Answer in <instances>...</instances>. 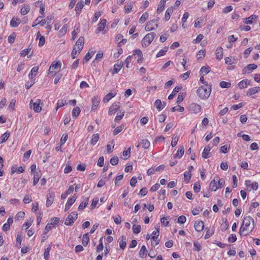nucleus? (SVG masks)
<instances>
[{"label":"nucleus","instance_id":"nucleus-14","mask_svg":"<svg viewBox=\"0 0 260 260\" xmlns=\"http://www.w3.org/2000/svg\"><path fill=\"white\" fill-rule=\"evenodd\" d=\"M119 103L113 104L109 108L108 113L109 115H112L115 113L119 108Z\"/></svg>","mask_w":260,"mask_h":260},{"label":"nucleus","instance_id":"nucleus-61","mask_svg":"<svg viewBox=\"0 0 260 260\" xmlns=\"http://www.w3.org/2000/svg\"><path fill=\"white\" fill-rule=\"evenodd\" d=\"M168 50L167 48H166L164 49H161L156 54V57H159L166 54Z\"/></svg>","mask_w":260,"mask_h":260},{"label":"nucleus","instance_id":"nucleus-3","mask_svg":"<svg viewBox=\"0 0 260 260\" xmlns=\"http://www.w3.org/2000/svg\"><path fill=\"white\" fill-rule=\"evenodd\" d=\"M156 36L155 32H150L147 34L142 40V45L148 46Z\"/></svg>","mask_w":260,"mask_h":260},{"label":"nucleus","instance_id":"nucleus-12","mask_svg":"<svg viewBox=\"0 0 260 260\" xmlns=\"http://www.w3.org/2000/svg\"><path fill=\"white\" fill-rule=\"evenodd\" d=\"M189 109L193 113H198L200 112L201 107L196 103H191L189 106Z\"/></svg>","mask_w":260,"mask_h":260},{"label":"nucleus","instance_id":"nucleus-11","mask_svg":"<svg viewBox=\"0 0 260 260\" xmlns=\"http://www.w3.org/2000/svg\"><path fill=\"white\" fill-rule=\"evenodd\" d=\"M245 185L248 189L251 190V189L256 190L258 188V184L256 182L251 183L250 180L245 181Z\"/></svg>","mask_w":260,"mask_h":260},{"label":"nucleus","instance_id":"nucleus-64","mask_svg":"<svg viewBox=\"0 0 260 260\" xmlns=\"http://www.w3.org/2000/svg\"><path fill=\"white\" fill-rule=\"evenodd\" d=\"M25 213L22 211L19 212L16 215L15 218L19 220L20 218L22 219L24 217Z\"/></svg>","mask_w":260,"mask_h":260},{"label":"nucleus","instance_id":"nucleus-29","mask_svg":"<svg viewBox=\"0 0 260 260\" xmlns=\"http://www.w3.org/2000/svg\"><path fill=\"white\" fill-rule=\"evenodd\" d=\"M182 88L181 86H176L173 90L172 93L168 96L169 100H172L175 94Z\"/></svg>","mask_w":260,"mask_h":260},{"label":"nucleus","instance_id":"nucleus-25","mask_svg":"<svg viewBox=\"0 0 260 260\" xmlns=\"http://www.w3.org/2000/svg\"><path fill=\"white\" fill-rule=\"evenodd\" d=\"M147 252V250L145 245H143L141 247V248L139 251V256L141 258H144L146 257L147 254L146 253Z\"/></svg>","mask_w":260,"mask_h":260},{"label":"nucleus","instance_id":"nucleus-1","mask_svg":"<svg viewBox=\"0 0 260 260\" xmlns=\"http://www.w3.org/2000/svg\"><path fill=\"white\" fill-rule=\"evenodd\" d=\"M254 227V222L253 219L250 216H246L244 218L242 222V225L240 228L239 233H242L245 231L251 232Z\"/></svg>","mask_w":260,"mask_h":260},{"label":"nucleus","instance_id":"nucleus-49","mask_svg":"<svg viewBox=\"0 0 260 260\" xmlns=\"http://www.w3.org/2000/svg\"><path fill=\"white\" fill-rule=\"evenodd\" d=\"M124 128L123 125L117 126L113 132V134L115 136L121 132Z\"/></svg>","mask_w":260,"mask_h":260},{"label":"nucleus","instance_id":"nucleus-28","mask_svg":"<svg viewBox=\"0 0 260 260\" xmlns=\"http://www.w3.org/2000/svg\"><path fill=\"white\" fill-rule=\"evenodd\" d=\"M20 23V20L19 18H13L10 21V25L12 27H16Z\"/></svg>","mask_w":260,"mask_h":260},{"label":"nucleus","instance_id":"nucleus-46","mask_svg":"<svg viewBox=\"0 0 260 260\" xmlns=\"http://www.w3.org/2000/svg\"><path fill=\"white\" fill-rule=\"evenodd\" d=\"M40 178V175L39 173L37 172L34 174V180H33V185H36L38 183Z\"/></svg>","mask_w":260,"mask_h":260},{"label":"nucleus","instance_id":"nucleus-9","mask_svg":"<svg viewBox=\"0 0 260 260\" xmlns=\"http://www.w3.org/2000/svg\"><path fill=\"white\" fill-rule=\"evenodd\" d=\"M77 197L76 194H74L72 197L69 198L66 204L64 210L65 211H68L71 207V206L75 203Z\"/></svg>","mask_w":260,"mask_h":260},{"label":"nucleus","instance_id":"nucleus-44","mask_svg":"<svg viewBox=\"0 0 260 260\" xmlns=\"http://www.w3.org/2000/svg\"><path fill=\"white\" fill-rule=\"evenodd\" d=\"M51 246L50 245H49V246L48 247H47V248H46L45 249V251L44 253V258L45 260L49 259V252L51 250Z\"/></svg>","mask_w":260,"mask_h":260},{"label":"nucleus","instance_id":"nucleus-4","mask_svg":"<svg viewBox=\"0 0 260 260\" xmlns=\"http://www.w3.org/2000/svg\"><path fill=\"white\" fill-rule=\"evenodd\" d=\"M61 64L60 61L53 62L49 69L48 75L52 76L53 73H55V74L56 73V71L55 70H59L61 68Z\"/></svg>","mask_w":260,"mask_h":260},{"label":"nucleus","instance_id":"nucleus-56","mask_svg":"<svg viewBox=\"0 0 260 260\" xmlns=\"http://www.w3.org/2000/svg\"><path fill=\"white\" fill-rule=\"evenodd\" d=\"M231 84L230 82L225 81H221L220 83V86L223 88H229L230 87Z\"/></svg>","mask_w":260,"mask_h":260},{"label":"nucleus","instance_id":"nucleus-21","mask_svg":"<svg viewBox=\"0 0 260 260\" xmlns=\"http://www.w3.org/2000/svg\"><path fill=\"white\" fill-rule=\"evenodd\" d=\"M84 6V2L83 1H81L77 3L75 8L77 15H79L80 14V12L83 9Z\"/></svg>","mask_w":260,"mask_h":260},{"label":"nucleus","instance_id":"nucleus-30","mask_svg":"<svg viewBox=\"0 0 260 260\" xmlns=\"http://www.w3.org/2000/svg\"><path fill=\"white\" fill-rule=\"evenodd\" d=\"M106 22L107 21L105 19H103L101 21V22L98 24V27L97 28L98 31H101L104 30L105 27Z\"/></svg>","mask_w":260,"mask_h":260},{"label":"nucleus","instance_id":"nucleus-5","mask_svg":"<svg viewBox=\"0 0 260 260\" xmlns=\"http://www.w3.org/2000/svg\"><path fill=\"white\" fill-rule=\"evenodd\" d=\"M158 21V19H156L148 22L145 27V30L148 31L155 30L158 27V24L157 23Z\"/></svg>","mask_w":260,"mask_h":260},{"label":"nucleus","instance_id":"nucleus-51","mask_svg":"<svg viewBox=\"0 0 260 260\" xmlns=\"http://www.w3.org/2000/svg\"><path fill=\"white\" fill-rule=\"evenodd\" d=\"M54 226H53L52 225V223H50V222L48 223L45 227L44 234V235L46 234L48 231L51 230Z\"/></svg>","mask_w":260,"mask_h":260},{"label":"nucleus","instance_id":"nucleus-19","mask_svg":"<svg viewBox=\"0 0 260 260\" xmlns=\"http://www.w3.org/2000/svg\"><path fill=\"white\" fill-rule=\"evenodd\" d=\"M53 18L54 16L53 15H50L48 16L45 19L40 20L39 23H40L41 26H44L46 23H49Z\"/></svg>","mask_w":260,"mask_h":260},{"label":"nucleus","instance_id":"nucleus-23","mask_svg":"<svg viewBox=\"0 0 260 260\" xmlns=\"http://www.w3.org/2000/svg\"><path fill=\"white\" fill-rule=\"evenodd\" d=\"M250 84V81L248 80H243L240 81L238 83V86L240 89H243L244 88H246L248 85Z\"/></svg>","mask_w":260,"mask_h":260},{"label":"nucleus","instance_id":"nucleus-34","mask_svg":"<svg viewBox=\"0 0 260 260\" xmlns=\"http://www.w3.org/2000/svg\"><path fill=\"white\" fill-rule=\"evenodd\" d=\"M173 9L172 7L168 8L165 13V19L167 21L169 20L171 16V14L172 13Z\"/></svg>","mask_w":260,"mask_h":260},{"label":"nucleus","instance_id":"nucleus-6","mask_svg":"<svg viewBox=\"0 0 260 260\" xmlns=\"http://www.w3.org/2000/svg\"><path fill=\"white\" fill-rule=\"evenodd\" d=\"M77 217L78 214L76 212H72L66 219L64 224L67 225H71L74 220L77 219Z\"/></svg>","mask_w":260,"mask_h":260},{"label":"nucleus","instance_id":"nucleus-38","mask_svg":"<svg viewBox=\"0 0 260 260\" xmlns=\"http://www.w3.org/2000/svg\"><path fill=\"white\" fill-rule=\"evenodd\" d=\"M166 2L165 0H161L160 1L157 9V12H161L164 10Z\"/></svg>","mask_w":260,"mask_h":260},{"label":"nucleus","instance_id":"nucleus-62","mask_svg":"<svg viewBox=\"0 0 260 260\" xmlns=\"http://www.w3.org/2000/svg\"><path fill=\"white\" fill-rule=\"evenodd\" d=\"M118 162V158L117 156H114L110 159V163L112 165H116Z\"/></svg>","mask_w":260,"mask_h":260},{"label":"nucleus","instance_id":"nucleus-47","mask_svg":"<svg viewBox=\"0 0 260 260\" xmlns=\"http://www.w3.org/2000/svg\"><path fill=\"white\" fill-rule=\"evenodd\" d=\"M124 115V111H119L117 114L116 117L115 118V121H120L123 117Z\"/></svg>","mask_w":260,"mask_h":260},{"label":"nucleus","instance_id":"nucleus-33","mask_svg":"<svg viewBox=\"0 0 260 260\" xmlns=\"http://www.w3.org/2000/svg\"><path fill=\"white\" fill-rule=\"evenodd\" d=\"M10 136V133L9 132L5 133L0 138V143H3L5 142Z\"/></svg>","mask_w":260,"mask_h":260},{"label":"nucleus","instance_id":"nucleus-27","mask_svg":"<svg viewBox=\"0 0 260 260\" xmlns=\"http://www.w3.org/2000/svg\"><path fill=\"white\" fill-rule=\"evenodd\" d=\"M211 150V147L209 145L206 146L202 152V157L204 158H207L208 157V154Z\"/></svg>","mask_w":260,"mask_h":260},{"label":"nucleus","instance_id":"nucleus-41","mask_svg":"<svg viewBox=\"0 0 260 260\" xmlns=\"http://www.w3.org/2000/svg\"><path fill=\"white\" fill-rule=\"evenodd\" d=\"M141 226L140 225L134 224L132 226L133 232L135 234H138L141 232Z\"/></svg>","mask_w":260,"mask_h":260},{"label":"nucleus","instance_id":"nucleus-59","mask_svg":"<svg viewBox=\"0 0 260 260\" xmlns=\"http://www.w3.org/2000/svg\"><path fill=\"white\" fill-rule=\"evenodd\" d=\"M193 245H194V248L193 249V250H195V251H200L201 250V245H200V244L198 242H194L193 243Z\"/></svg>","mask_w":260,"mask_h":260},{"label":"nucleus","instance_id":"nucleus-58","mask_svg":"<svg viewBox=\"0 0 260 260\" xmlns=\"http://www.w3.org/2000/svg\"><path fill=\"white\" fill-rule=\"evenodd\" d=\"M210 71V67H203L201 68V70H200V72L202 74V73H205L206 74H208V73H209Z\"/></svg>","mask_w":260,"mask_h":260},{"label":"nucleus","instance_id":"nucleus-55","mask_svg":"<svg viewBox=\"0 0 260 260\" xmlns=\"http://www.w3.org/2000/svg\"><path fill=\"white\" fill-rule=\"evenodd\" d=\"M178 140L179 138L177 136H174L172 138L171 142V146H172V147H174L177 145Z\"/></svg>","mask_w":260,"mask_h":260},{"label":"nucleus","instance_id":"nucleus-53","mask_svg":"<svg viewBox=\"0 0 260 260\" xmlns=\"http://www.w3.org/2000/svg\"><path fill=\"white\" fill-rule=\"evenodd\" d=\"M148 17V14L147 12L143 13L139 19L140 23H143Z\"/></svg>","mask_w":260,"mask_h":260},{"label":"nucleus","instance_id":"nucleus-8","mask_svg":"<svg viewBox=\"0 0 260 260\" xmlns=\"http://www.w3.org/2000/svg\"><path fill=\"white\" fill-rule=\"evenodd\" d=\"M84 44V38L83 37H80L76 43V48L78 49V53H80V51L83 48Z\"/></svg>","mask_w":260,"mask_h":260},{"label":"nucleus","instance_id":"nucleus-60","mask_svg":"<svg viewBox=\"0 0 260 260\" xmlns=\"http://www.w3.org/2000/svg\"><path fill=\"white\" fill-rule=\"evenodd\" d=\"M101 15H102V14H101V12L99 11V12H95V13L94 14V17L92 20V22H93V23L95 22Z\"/></svg>","mask_w":260,"mask_h":260},{"label":"nucleus","instance_id":"nucleus-42","mask_svg":"<svg viewBox=\"0 0 260 260\" xmlns=\"http://www.w3.org/2000/svg\"><path fill=\"white\" fill-rule=\"evenodd\" d=\"M216 180L217 181V183H218V188H222L223 186V185L224 184V180L223 179H219V177L218 176H216Z\"/></svg>","mask_w":260,"mask_h":260},{"label":"nucleus","instance_id":"nucleus-18","mask_svg":"<svg viewBox=\"0 0 260 260\" xmlns=\"http://www.w3.org/2000/svg\"><path fill=\"white\" fill-rule=\"evenodd\" d=\"M184 153V148L183 146H180L178 148V150L177 151V153L176 154H174V158H180Z\"/></svg>","mask_w":260,"mask_h":260},{"label":"nucleus","instance_id":"nucleus-39","mask_svg":"<svg viewBox=\"0 0 260 260\" xmlns=\"http://www.w3.org/2000/svg\"><path fill=\"white\" fill-rule=\"evenodd\" d=\"M89 237L88 234L87 233V234H84L83 236V239L82 240V244L84 246H86L89 242Z\"/></svg>","mask_w":260,"mask_h":260},{"label":"nucleus","instance_id":"nucleus-22","mask_svg":"<svg viewBox=\"0 0 260 260\" xmlns=\"http://www.w3.org/2000/svg\"><path fill=\"white\" fill-rule=\"evenodd\" d=\"M123 66V62H120L119 63H116L114 66V69L112 71V74H115L117 73L120 70V69L122 68Z\"/></svg>","mask_w":260,"mask_h":260},{"label":"nucleus","instance_id":"nucleus-2","mask_svg":"<svg viewBox=\"0 0 260 260\" xmlns=\"http://www.w3.org/2000/svg\"><path fill=\"white\" fill-rule=\"evenodd\" d=\"M206 87L203 86H201L197 91L199 96L203 100L208 99L210 96L211 91V88L210 86L208 87V85L206 84Z\"/></svg>","mask_w":260,"mask_h":260},{"label":"nucleus","instance_id":"nucleus-57","mask_svg":"<svg viewBox=\"0 0 260 260\" xmlns=\"http://www.w3.org/2000/svg\"><path fill=\"white\" fill-rule=\"evenodd\" d=\"M16 38V34L15 33H12L8 37V41L10 43L12 44L14 43L15 41Z\"/></svg>","mask_w":260,"mask_h":260},{"label":"nucleus","instance_id":"nucleus-13","mask_svg":"<svg viewBox=\"0 0 260 260\" xmlns=\"http://www.w3.org/2000/svg\"><path fill=\"white\" fill-rule=\"evenodd\" d=\"M256 68L257 65L255 64H249L244 68L243 70V73L245 74H249L253 70L256 69Z\"/></svg>","mask_w":260,"mask_h":260},{"label":"nucleus","instance_id":"nucleus-36","mask_svg":"<svg viewBox=\"0 0 260 260\" xmlns=\"http://www.w3.org/2000/svg\"><path fill=\"white\" fill-rule=\"evenodd\" d=\"M154 106L158 111H160L163 109L162 102L160 100H156L154 103Z\"/></svg>","mask_w":260,"mask_h":260},{"label":"nucleus","instance_id":"nucleus-7","mask_svg":"<svg viewBox=\"0 0 260 260\" xmlns=\"http://www.w3.org/2000/svg\"><path fill=\"white\" fill-rule=\"evenodd\" d=\"M40 104L41 100L40 99L37 100L36 102H33V100H31L30 101L29 105L30 107L33 109L35 112L39 113L42 110V108L40 106Z\"/></svg>","mask_w":260,"mask_h":260},{"label":"nucleus","instance_id":"nucleus-10","mask_svg":"<svg viewBox=\"0 0 260 260\" xmlns=\"http://www.w3.org/2000/svg\"><path fill=\"white\" fill-rule=\"evenodd\" d=\"M54 198L55 193L53 192H50L47 194L46 204L47 207H49L52 204L54 200Z\"/></svg>","mask_w":260,"mask_h":260},{"label":"nucleus","instance_id":"nucleus-15","mask_svg":"<svg viewBox=\"0 0 260 260\" xmlns=\"http://www.w3.org/2000/svg\"><path fill=\"white\" fill-rule=\"evenodd\" d=\"M100 101V99L98 96H94L92 99V107H91L92 110L95 111L97 109V108L99 105Z\"/></svg>","mask_w":260,"mask_h":260},{"label":"nucleus","instance_id":"nucleus-43","mask_svg":"<svg viewBox=\"0 0 260 260\" xmlns=\"http://www.w3.org/2000/svg\"><path fill=\"white\" fill-rule=\"evenodd\" d=\"M257 18V16H256L255 15H251L249 17L247 18H246L245 19V23L246 24H252V21L253 20H255L256 18Z\"/></svg>","mask_w":260,"mask_h":260},{"label":"nucleus","instance_id":"nucleus-48","mask_svg":"<svg viewBox=\"0 0 260 260\" xmlns=\"http://www.w3.org/2000/svg\"><path fill=\"white\" fill-rule=\"evenodd\" d=\"M142 145L144 149H147L149 147L150 143L147 139H143L142 140Z\"/></svg>","mask_w":260,"mask_h":260},{"label":"nucleus","instance_id":"nucleus-52","mask_svg":"<svg viewBox=\"0 0 260 260\" xmlns=\"http://www.w3.org/2000/svg\"><path fill=\"white\" fill-rule=\"evenodd\" d=\"M184 107L180 106H178L177 107H174L171 109V112H175L176 110L178 111L179 112H183L184 111Z\"/></svg>","mask_w":260,"mask_h":260},{"label":"nucleus","instance_id":"nucleus-20","mask_svg":"<svg viewBox=\"0 0 260 260\" xmlns=\"http://www.w3.org/2000/svg\"><path fill=\"white\" fill-rule=\"evenodd\" d=\"M223 49L222 47H219L216 50V58L218 60H220L223 57Z\"/></svg>","mask_w":260,"mask_h":260},{"label":"nucleus","instance_id":"nucleus-63","mask_svg":"<svg viewBox=\"0 0 260 260\" xmlns=\"http://www.w3.org/2000/svg\"><path fill=\"white\" fill-rule=\"evenodd\" d=\"M59 218L58 217H53L51 219L50 222L52 223V225L54 226L55 225H57L59 222Z\"/></svg>","mask_w":260,"mask_h":260},{"label":"nucleus","instance_id":"nucleus-32","mask_svg":"<svg viewBox=\"0 0 260 260\" xmlns=\"http://www.w3.org/2000/svg\"><path fill=\"white\" fill-rule=\"evenodd\" d=\"M116 94V92L109 93L105 95L103 101L104 102H109L112 98L114 97Z\"/></svg>","mask_w":260,"mask_h":260},{"label":"nucleus","instance_id":"nucleus-37","mask_svg":"<svg viewBox=\"0 0 260 260\" xmlns=\"http://www.w3.org/2000/svg\"><path fill=\"white\" fill-rule=\"evenodd\" d=\"M99 139V135L98 134H94L92 135L91 140L90 141V144L92 145H94Z\"/></svg>","mask_w":260,"mask_h":260},{"label":"nucleus","instance_id":"nucleus-17","mask_svg":"<svg viewBox=\"0 0 260 260\" xmlns=\"http://www.w3.org/2000/svg\"><path fill=\"white\" fill-rule=\"evenodd\" d=\"M194 228L197 232H201L204 229V222L203 221H197L194 223Z\"/></svg>","mask_w":260,"mask_h":260},{"label":"nucleus","instance_id":"nucleus-24","mask_svg":"<svg viewBox=\"0 0 260 260\" xmlns=\"http://www.w3.org/2000/svg\"><path fill=\"white\" fill-rule=\"evenodd\" d=\"M38 70L39 68L38 67H33L31 69V71L28 75L29 78L30 79H33L36 76Z\"/></svg>","mask_w":260,"mask_h":260},{"label":"nucleus","instance_id":"nucleus-35","mask_svg":"<svg viewBox=\"0 0 260 260\" xmlns=\"http://www.w3.org/2000/svg\"><path fill=\"white\" fill-rule=\"evenodd\" d=\"M30 8L29 5H25L21 8L20 13L22 15H26L30 11Z\"/></svg>","mask_w":260,"mask_h":260},{"label":"nucleus","instance_id":"nucleus-31","mask_svg":"<svg viewBox=\"0 0 260 260\" xmlns=\"http://www.w3.org/2000/svg\"><path fill=\"white\" fill-rule=\"evenodd\" d=\"M159 230L153 231L152 233V235H153V236H152L151 237V239H152L153 240H154L155 242V243H154V246L157 245L159 243L158 241H156V240L157 239L158 237L159 236Z\"/></svg>","mask_w":260,"mask_h":260},{"label":"nucleus","instance_id":"nucleus-26","mask_svg":"<svg viewBox=\"0 0 260 260\" xmlns=\"http://www.w3.org/2000/svg\"><path fill=\"white\" fill-rule=\"evenodd\" d=\"M217 180L216 177H215L213 181H212L210 184V189L212 191H216L218 189V186L217 184Z\"/></svg>","mask_w":260,"mask_h":260},{"label":"nucleus","instance_id":"nucleus-54","mask_svg":"<svg viewBox=\"0 0 260 260\" xmlns=\"http://www.w3.org/2000/svg\"><path fill=\"white\" fill-rule=\"evenodd\" d=\"M225 62L226 64H233L235 63V59L234 58H232L231 57H225Z\"/></svg>","mask_w":260,"mask_h":260},{"label":"nucleus","instance_id":"nucleus-45","mask_svg":"<svg viewBox=\"0 0 260 260\" xmlns=\"http://www.w3.org/2000/svg\"><path fill=\"white\" fill-rule=\"evenodd\" d=\"M80 108L78 107H76L74 108L72 111V116L75 118H76L80 113Z\"/></svg>","mask_w":260,"mask_h":260},{"label":"nucleus","instance_id":"nucleus-16","mask_svg":"<svg viewBox=\"0 0 260 260\" xmlns=\"http://www.w3.org/2000/svg\"><path fill=\"white\" fill-rule=\"evenodd\" d=\"M260 91V87L256 86L249 88L246 93V95L250 96Z\"/></svg>","mask_w":260,"mask_h":260},{"label":"nucleus","instance_id":"nucleus-40","mask_svg":"<svg viewBox=\"0 0 260 260\" xmlns=\"http://www.w3.org/2000/svg\"><path fill=\"white\" fill-rule=\"evenodd\" d=\"M88 204V198L86 199L83 202L80 203L79 207V210H82L84 209Z\"/></svg>","mask_w":260,"mask_h":260},{"label":"nucleus","instance_id":"nucleus-50","mask_svg":"<svg viewBox=\"0 0 260 260\" xmlns=\"http://www.w3.org/2000/svg\"><path fill=\"white\" fill-rule=\"evenodd\" d=\"M93 52L91 51V52H88L84 56L83 59V62L85 61V62H87L91 58L92 55L93 54Z\"/></svg>","mask_w":260,"mask_h":260}]
</instances>
